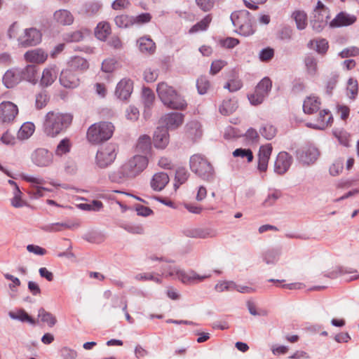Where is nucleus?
<instances>
[{
    "label": "nucleus",
    "mask_w": 359,
    "mask_h": 359,
    "mask_svg": "<svg viewBox=\"0 0 359 359\" xmlns=\"http://www.w3.org/2000/svg\"><path fill=\"white\" fill-rule=\"evenodd\" d=\"M38 317L43 323H46L49 327L54 326L57 322L55 317L43 308L39 310Z\"/></svg>",
    "instance_id": "nucleus-44"
},
{
    "label": "nucleus",
    "mask_w": 359,
    "mask_h": 359,
    "mask_svg": "<svg viewBox=\"0 0 359 359\" xmlns=\"http://www.w3.org/2000/svg\"><path fill=\"white\" fill-rule=\"evenodd\" d=\"M69 66L74 70H85L88 68V61L81 57H74L69 62Z\"/></svg>",
    "instance_id": "nucleus-38"
},
{
    "label": "nucleus",
    "mask_w": 359,
    "mask_h": 359,
    "mask_svg": "<svg viewBox=\"0 0 359 359\" xmlns=\"http://www.w3.org/2000/svg\"><path fill=\"white\" fill-rule=\"evenodd\" d=\"M196 86L198 93L204 95L207 93L210 84L205 76H201L197 79Z\"/></svg>",
    "instance_id": "nucleus-53"
},
{
    "label": "nucleus",
    "mask_w": 359,
    "mask_h": 359,
    "mask_svg": "<svg viewBox=\"0 0 359 359\" xmlns=\"http://www.w3.org/2000/svg\"><path fill=\"white\" fill-rule=\"evenodd\" d=\"M74 224H70L67 222H57L46 225L43 227V229L46 231L49 232H56L62 230L63 229H71L74 226Z\"/></svg>",
    "instance_id": "nucleus-49"
},
{
    "label": "nucleus",
    "mask_w": 359,
    "mask_h": 359,
    "mask_svg": "<svg viewBox=\"0 0 359 359\" xmlns=\"http://www.w3.org/2000/svg\"><path fill=\"white\" fill-rule=\"evenodd\" d=\"M191 170L201 179L212 181L214 178L215 171L208 160L201 154H194L189 161Z\"/></svg>",
    "instance_id": "nucleus-4"
},
{
    "label": "nucleus",
    "mask_w": 359,
    "mask_h": 359,
    "mask_svg": "<svg viewBox=\"0 0 359 359\" xmlns=\"http://www.w3.org/2000/svg\"><path fill=\"white\" fill-rule=\"evenodd\" d=\"M225 65L226 62L222 60L213 61L210 67V73L213 75L217 74Z\"/></svg>",
    "instance_id": "nucleus-64"
},
{
    "label": "nucleus",
    "mask_w": 359,
    "mask_h": 359,
    "mask_svg": "<svg viewBox=\"0 0 359 359\" xmlns=\"http://www.w3.org/2000/svg\"><path fill=\"white\" fill-rule=\"evenodd\" d=\"M271 152H272V146L271 144H267L261 146L259 148V150L258 157L269 159Z\"/></svg>",
    "instance_id": "nucleus-63"
},
{
    "label": "nucleus",
    "mask_w": 359,
    "mask_h": 359,
    "mask_svg": "<svg viewBox=\"0 0 359 359\" xmlns=\"http://www.w3.org/2000/svg\"><path fill=\"white\" fill-rule=\"evenodd\" d=\"M133 90V82L130 79H123L116 86L115 94L121 100H127Z\"/></svg>",
    "instance_id": "nucleus-17"
},
{
    "label": "nucleus",
    "mask_w": 359,
    "mask_h": 359,
    "mask_svg": "<svg viewBox=\"0 0 359 359\" xmlns=\"http://www.w3.org/2000/svg\"><path fill=\"white\" fill-rule=\"evenodd\" d=\"M272 88V81L269 77H264L257 85L255 90L264 95L265 97L269 95Z\"/></svg>",
    "instance_id": "nucleus-41"
},
{
    "label": "nucleus",
    "mask_w": 359,
    "mask_h": 359,
    "mask_svg": "<svg viewBox=\"0 0 359 359\" xmlns=\"http://www.w3.org/2000/svg\"><path fill=\"white\" fill-rule=\"evenodd\" d=\"M136 280L142 281L153 280L155 283H161V278L154 272H144L136 274Z\"/></svg>",
    "instance_id": "nucleus-50"
},
{
    "label": "nucleus",
    "mask_w": 359,
    "mask_h": 359,
    "mask_svg": "<svg viewBox=\"0 0 359 359\" xmlns=\"http://www.w3.org/2000/svg\"><path fill=\"white\" fill-rule=\"evenodd\" d=\"M151 149V138L147 135L139 137L136 144V172L143 171L148 165L147 156Z\"/></svg>",
    "instance_id": "nucleus-6"
},
{
    "label": "nucleus",
    "mask_w": 359,
    "mask_h": 359,
    "mask_svg": "<svg viewBox=\"0 0 359 359\" xmlns=\"http://www.w3.org/2000/svg\"><path fill=\"white\" fill-rule=\"evenodd\" d=\"M187 130L189 135L193 139L199 138L202 135L201 124L196 121L188 123Z\"/></svg>",
    "instance_id": "nucleus-39"
},
{
    "label": "nucleus",
    "mask_w": 359,
    "mask_h": 359,
    "mask_svg": "<svg viewBox=\"0 0 359 359\" xmlns=\"http://www.w3.org/2000/svg\"><path fill=\"white\" fill-rule=\"evenodd\" d=\"M233 156L234 157H240L241 158H246L248 163L252 162L254 158L252 151L250 149H236L233 151Z\"/></svg>",
    "instance_id": "nucleus-48"
},
{
    "label": "nucleus",
    "mask_w": 359,
    "mask_h": 359,
    "mask_svg": "<svg viewBox=\"0 0 359 359\" xmlns=\"http://www.w3.org/2000/svg\"><path fill=\"white\" fill-rule=\"evenodd\" d=\"M13 197L10 199L11 205L15 208H20L27 205V203L22 198L23 193L19 189L12 191Z\"/></svg>",
    "instance_id": "nucleus-35"
},
{
    "label": "nucleus",
    "mask_w": 359,
    "mask_h": 359,
    "mask_svg": "<svg viewBox=\"0 0 359 359\" xmlns=\"http://www.w3.org/2000/svg\"><path fill=\"white\" fill-rule=\"evenodd\" d=\"M111 33V27L107 22H99L95 29V36L101 41H104Z\"/></svg>",
    "instance_id": "nucleus-33"
},
{
    "label": "nucleus",
    "mask_w": 359,
    "mask_h": 359,
    "mask_svg": "<svg viewBox=\"0 0 359 359\" xmlns=\"http://www.w3.org/2000/svg\"><path fill=\"white\" fill-rule=\"evenodd\" d=\"M142 98L145 107L149 108L155 99V96L152 90L149 88H144L142 93Z\"/></svg>",
    "instance_id": "nucleus-47"
},
{
    "label": "nucleus",
    "mask_w": 359,
    "mask_h": 359,
    "mask_svg": "<svg viewBox=\"0 0 359 359\" xmlns=\"http://www.w3.org/2000/svg\"><path fill=\"white\" fill-rule=\"evenodd\" d=\"M117 147L114 144H109L101 147L96 154L95 162L99 168H106L115 160Z\"/></svg>",
    "instance_id": "nucleus-8"
},
{
    "label": "nucleus",
    "mask_w": 359,
    "mask_h": 359,
    "mask_svg": "<svg viewBox=\"0 0 359 359\" xmlns=\"http://www.w3.org/2000/svg\"><path fill=\"white\" fill-rule=\"evenodd\" d=\"M59 80L60 84L67 88H76L80 83L78 76L71 69L62 71Z\"/></svg>",
    "instance_id": "nucleus-16"
},
{
    "label": "nucleus",
    "mask_w": 359,
    "mask_h": 359,
    "mask_svg": "<svg viewBox=\"0 0 359 359\" xmlns=\"http://www.w3.org/2000/svg\"><path fill=\"white\" fill-rule=\"evenodd\" d=\"M41 33L36 28H28L24 31V34L18 38V43L22 47L34 46L41 41Z\"/></svg>",
    "instance_id": "nucleus-9"
},
{
    "label": "nucleus",
    "mask_w": 359,
    "mask_h": 359,
    "mask_svg": "<svg viewBox=\"0 0 359 359\" xmlns=\"http://www.w3.org/2000/svg\"><path fill=\"white\" fill-rule=\"evenodd\" d=\"M359 55V48L355 46H351L342 50L339 56L341 58L349 57H355Z\"/></svg>",
    "instance_id": "nucleus-59"
},
{
    "label": "nucleus",
    "mask_w": 359,
    "mask_h": 359,
    "mask_svg": "<svg viewBox=\"0 0 359 359\" xmlns=\"http://www.w3.org/2000/svg\"><path fill=\"white\" fill-rule=\"evenodd\" d=\"M72 119L71 114L49 111L45 116L43 130L46 135L54 137L65 131L71 125Z\"/></svg>",
    "instance_id": "nucleus-2"
},
{
    "label": "nucleus",
    "mask_w": 359,
    "mask_h": 359,
    "mask_svg": "<svg viewBox=\"0 0 359 359\" xmlns=\"http://www.w3.org/2000/svg\"><path fill=\"white\" fill-rule=\"evenodd\" d=\"M281 252L278 247L268 249L262 254L263 261L268 265H274L278 262Z\"/></svg>",
    "instance_id": "nucleus-26"
},
{
    "label": "nucleus",
    "mask_w": 359,
    "mask_h": 359,
    "mask_svg": "<svg viewBox=\"0 0 359 359\" xmlns=\"http://www.w3.org/2000/svg\"><path fill=\"white\" fill-rule=\"evenodd\" d=\"M169 180L168 173L164 172H158L153 176L151 186L156 191H161L169 182Z\"/></svg>",
    "instance_id": "nucleus-25"
},
{
    "label": "nucleus",
    "mask_w": 359,
    "mask_h": 359,
    "mask_svg": "<svg viewBox=\"0 0 359 359\" xmlns=\"http://www.w3.org/2000/svg\"><path fill=\"white\" fill-rule=\"evenodd\" d=\"M184 236L193 238H208L216 236L215 230L208 228H189L183 231Z\"/></svg>",
    "instance_id": "nucleus-14"
},
{
    "label": "nucleus",
    "mask_w": 359,
    "mask_h": 359,
    "mask_svg": "<svg viewBox=\"0 0 359 359\" xmlns=\"http://www.w3.org/2000/svg\"><path fill=\"white\" fill-rule=\"evenodd\" d=\"M304 62L308 73L314 75L317 72V60L313 56L309 55L305 57Z\"/></svg>",
    "instance_id": "nucleus-52"
},
{
    "label": "nucleus",
    "mask_w": 359,
    "mask_h": 359,
    "mask_svg": "<svg viewBox=\"0 0 359 359\" xmlns=\"http://www.w3.org/2000/svg\"><path fill=\"white\" fill-rule=\"evenodd\" d=\"M251 14L247 10H241L231 15V20L235 27H238V33L243 36H250L255 32L251 23Z\"/></svg>",
    "instance_id": "nucleus-7"
},
{
    "label": "nucleus",
    "mask_w": 359,
    "mask_h": 359,
    "mask_svg": "<svg viewBox=\"0 0 359 359\" xmlns=\"http://www.w3.org/2000/svg\"><path fill=\"white\" fill-rule=\"evenodd\" d=\"M117 62L115 59L108 58L102 62V70L106 73H110L117 68Z\"/></svg>",
    "instance_id": "nucleus-54"
},
{
    "label": "nucleus",
    "mask_w": 359,
    "mask_h": 359,
    "mask_svg": "<svg viewBox=\"0 0 359 359\" xmlns=\"http://www.w3.org/2000/svg\"><path fill=\"white\" fill-rule=\"evenodd\" d=\"M169 143V134L168 129L163 127L157 128L154 135V144L155 147L164 149Z\"/></svg>",
    "instance_id": "nucleus-20"
},
{
    "label": "nucleus",
    "mask_w": 359,
    "mask_h": 359,
    "mask_svg": "<svg viewBox=\"0 0 359 359\" xmlns=\"http://www.w3.org/2000/svg\"><path fill=\"white\" fill-rule=\"evenodd\" d=\"M114 126L111 122L101 121L90 126L87 131L88 141L98 144L110 139L113 135Z\"/></svg>",
    "instance_id": "nucleus-5"
},
{
    "label": "nucleus",
    "mask_w": 359,
    "mask_h": 359,
    "mask_svg": "<svg viewBox=\"0 0 359 359\" xmlns=\"http://www.w3.org/2000/svg\"><path fill=\"white\" fill-rule=\"evenodd\" d=\"M72 148V143L69 138L65 137L60 141L58 143L55 154L57 156H62L68 154Z\"/></svg>",
    "instance_id": "nucleus-37"
},
{
    "label": "nucleus",
    "mask_w": 359,
    "mask_h": 359,
    "mask_svg": "<svg viewBox=\"0 0 359 359\" xmlns=\"http://www.w3.org/2000/svg\"><path fill=\"white\" fill-rule=\"evenodd\" d=\"M320 102L319 99L314 96L308 97L304 102L303 110L308 114H313L320 109Z\"/></svg>",
    "instance_id": "nucleus-29"
},
{
    "label": "nucleus",
    "mask_w": 359,
    "mask_h": 359,
    "mask_svg": "<svg viewBox=\"0 0 359 359\" xmlns=\"http://www.w3.org/2000/svg\"><path fill=\"white\" fill-rule=\"evenodd\" d=\"M281 196V192L278 190H273L269 193L264 200L263 204L265 206H271Z\"/></svg>",
    "instance_id": "nucleus-56"
},
{
    "label": "nucleus",
    "mask_w": 359,
    "mask_h": 359,
    "mask_svg": "<svg viewBox=\"0 0 359 359\" xmlns=\"http://www.w3.org/2000/svg\"><path fill=\"white\" fill-rule=\"evenodd\" d=\"M292 18L295 21L298 29H304L307 26V15L304 11H295L292 13Z\"/></svg>",
    "instance_id": "nucleus-34"
},
{
    "label": "nucleus",
    "mask_w": 359,
    "mask_h": 359,
    "mask_svg": "<svg viewBox=\"0 0 359 359\" xmlns=\"http://www.w3.org/2000/svg\"><path fill=\"white\" fill-rule=\"evenodd\" d=\"M137 43L141 53L145 55H152L156 51V44L149 37H142Z\"/></svg>",
    "instance_id": "nucleus-27"
},
{
    "label": "nucleus",
    "mask_w": 359,
    "mask_h": 359,
    "mask_svg": "<svg viewBox=\"0 0 359 359\" xmlns=\"http://www.w3.org/2000/svg\"><path fill=\"white\" fill-rule=\"evenodd\" d=\"M238 108V102L236 99L224 100L219 107V112L224 116L233 113Z\"/></svg>",
    "instance_id": "nucleus-30"
},
{
    "label": "nucleus",
    "mask_w": 359,
    "mask_h": 359,
    "mask_svg": "<svg viewBox=\"0 0 359 359\" xmlns=\"http://www.w3.org/2000/svg\"><path fill=\"white\" fill-rule=\"evenodd\" d=\"M242 87V83L238 79H231L229 82H227L224 88L228 89L230 92H236L241 89Z\"/></svg>",
    "instance_id": "nucleus-62"
},
{
    "label": "nucleus",
    "mask_w": 359,
    "mask_h": 359,
    "mask_svg": "<svg viewBox=\"0 0 359 359\" xmlns=\"http://www.w3.org/2000/svg\"><path fill=\"white\" fill-rule=\"evenodd\" d=\"M90 32L88 29H81L64 34L63 39L67 43H76L81 41L86 36H88Z\"/></svg>",
    "instance_id": "nucleus-28"
},
{
    "label": "nucleus",
    "mask_w": 359,
    "mask_h": 359,
    "mask_svg": "<svg viewBox=\"0 0 359 359\" xmlns=\"http://www.w3.org/2000/svg\"><path fill=\"white\" fill-rule=\"evenodd\" d=\"M55 22L62 25H70L74 22V16L70 11L65 9L56 11L53 14Z\"/></svg>",
    "instance_id": "nucleus-24"
},
{
    "label": "nucleus",
    "mask_w": 359,
    "mask_h": 359,
    "mask_svg": "<svg viewBox=\"0 0 359 359\" xmlns=\"http://www.w3.org/2000/svg\"><path fill=\"white\" fill-rule=\"evenodd\" d=\"M274 55V50L271 48H266L259 52V59L262 62L269 61Z\"/></svg>",
    "instance_id": "nucleus-61"
},
{
    "label": "nucleus",
    "mask_w": 359,
    "mask_h": 359,
    "mask_svg": "<svg viewBox=\"0 0 359 359\" xmlns=\"http://www.w3.org/2000/svg\"><path fill=\"white\" fill-rule=\"evenodd\" d=\"M260 134L266 140L273 139L277 133V129L273 125L266 123L259 129Z\"/></svg>",
    "instance_id": "nucleus-45"
},
{
    "label": "nucleus",
    "mask_w": 359,
    "mask_h": 359,
    "mask_svg": "<svg viewBox=\"0 0 359 359\" xmlns=\"http://www.w3.org/2000/svg\"><path fill=\"white\" fill-rule=\"evenodd\" d=\"M163 122L168 130H175L181 126L184 121V115L181 113L172 112L165 114L162 118Z\"/></svg>",
    "instance_id": "nucleus-18"
},
{
    "label": "nucleus",
    "mask_w": 359,
    "mask_h": 359,
    "mask_svg": "<svg viewBox=\"0 0 359 359\" xmlns=\"http://www.w3.org/2000/svg\"><path fill=\"white\" fill-rule=\"evenodd\" d=\"M332 121V116L330 111L328 110L324 109L320 111L319 116L317 119V123H307V126L314 129L324 130L328 126Z\"/></svg>",
    "instance_id": "nucleus-22"
},
{
    "label": "nucleus",
    "mask_w": 359,
    "mask_h": 359,
    "mask_svg": "<svg viewBox=\"0 0 359 359\" xmlns=\"http://www.w3.org/2000/svg\"><path fill=\"white\" fill-rule=\"evenodd\" d=\"M235 288L236 283L233 281L219 282L215 285V290L220 292L225 290H235Z\"/></svg>",
    "instance_id": "nucleus-57"
},
{
    "label": "nucleus",
    "mask_w": 359,
    "mask_h": 359,
    "mask_svg": "<svg viewBox=\"0 0 359 359\" xmlns=\"http://www.w3.org/2000/svg\"><path fill=\"white\" fill-rule=\"evenodd\" d=\"M135 157L131 158L128 162L126 163L121 167V173L123 177H135Z\"/></svg>",
    "instance_id": "nucleus-46"
},
{
    "label": "nucleus",
    "mask_w": 359,
    "mask_h": 359,
    "mask_svg": "<svg viewBox=\"0 0 359 359\" xmlns=\"http://www.w3.org/2000/svg\"><path fill=\"white\" fill-rule=\"evenodd\" d=\"M48 96L46 91L40 92L36 95V107L37 109L43 108L48 102Z\"/></svg>",
    "instance_id": "nucleus-55"
},
{
    "label": "nucleus",
    "mask_w": 359,
    "mask_h": 359,
    "mask_svg": "<svg viewBox=\"0 0 359 359\" xmlns=\"http://www.w3.org/2000/svg\"><path fill=\"white\" fill-rule=\"evenodd\" d=\"M11 318L14 320H18L21 322H28L31 325H35L36 321L30 316L28 315L24 310L21 309L18 311L17 313L13 312L9 313Z\"/></svg>",
    "instance_id": "nucleus-43"
},
{
    "label": "nucleus",
    "mask_w": 359,
    "mask_h": 359,
    "mask_svg": "<svg viewBox=\"0 0 359 359\" xmlns=\"http://www.w3.org/2000/svg\"><path fill=\"white\" fill-rule=\"evenodd\" d=\"M355 20V16L341 12L330 22V26L332 27L348 26L352 25Z\"/></svg>",
    "instance_id": "nucleus-23"
},
{
    "label": "nucleus",
    "mask_w": 359,
    "mask_h": 359,
    "mask_svg": "<svg viewBox=\"0 0 359 359\" xmlns=\"http://www.w3.org/2000/svg\"><path fill=\"white\" fill-rule=\"evenodd\" d=\"M346 90H347V95L350 98L354 99L355 97L358 94V81L353 78H350L347 82Z\"/></svg>",
    "instance_id": "nucleus-51"
},
{
    "label": "nucleus",
    "mask_w": 359,
    "mask_h": 359,
    "mask_svg": "<svg viewBox=\"0 0 359 359\" xmlns=\"http://www.w3.org/2000/svg\"><path fill=\"white\" fill-rule=\"evenodd\" d=\"M53 156L44 148H38L32 154V161L37 166L47 167L53 163Z\"/></svg>",
    "instance_id": "nucleus-10"
},
{
    "label": "nucleus",
    "mask_w": 359,
    "mask_h": 359,
    "mask_svg": "<svg viewBox=\"0 0 359 359\" xmlns=\"http://www.w3.org/2000/svg\"><path fill=\"white\" fill-rule=\"evenodd\" d=\"M2 81L7 88H12L19 84L22 81L20 67L8 69L3 76Z\"/></svg>",
    "instance_id": "nucleus-15"
},
{
    "label": "nucleus",
    "mask_w": 359,
    "mask_h": 359,
    "mask_svg": "<svg viewBox=\"0 0 359 359\" xmlns=\"http://www.w3.org/2000/svg\"><path fill=\"white\" fill-rule=\"evenodd\" d=\"M292 163V157L285 151L280 152L274 163V172L278 175H283L290 168Z\"/></svg>",
    "instance_id": "nucleus-13"
},
{
    "label": "nucleus",
    "mask_w": 359,
    "mask_h": 359,
    "mask_svg": "<svg viewBox=\"0 0 359 359\" xmlns=\"http://www.w3.org/2000/svg\"><path fill=\"white\" fill-rule=\"evenodd\" d=\"M35 130V126L32 122L24 123L17 133V139L20 140H25L29 139Z\"/></svg>",
    "instance_id": "nucleus-31"
},
{
    "label": "nucleus",
    "mask_w": 359,
    "mask_h": 359,
    "mask_svg": "<svg viewBox=\"0 0 359 359\" xmlns=\"http://www.w3.org/2000/svg\"><path fill=\"white\" fill-rule=\"evenodd\" d=\"M18 114L17 105L11 102H3L0 104V120L3 123L13 121Z\"/></svg>",
    "instance_id": "nucleus-11"
},
{
    "label": "nucleus",
    "mask_w": 359,
    "mask_h": 359,
    "mask_svg": "<svg viewBox=\"0 0 359 359\" xmlns=\"http://www.w3.org/2000/svg\"><path fill=\"white\" fill-rule=\"evenodd\" d=\"M189 173L185 168H178L175 172L174 186L177 189L180 185L184 184L189 178Z\"/></svg>",
    "instance_id": "nucleus-42"
},
{
    "label": "nucleus",
    "mask_w": 359,
    "mask_h": 359,
    "mask_svg": "<svg viewBox=\"0 0 359 359\" xmlns=\"http://www.w3.org/2000/svg\"><path fill=\"white\" fill-rule=\"evenodd\" d=\"M156 262H161L162 275L165 277L170 276L174 278H177L184 284H193L202 282L206 278L210 277V274L201 276L194 271H189L185 272L181 270L177 266L170 264L172 262L164 259L163 257H158L154 254L146 255L140 260V265L142 268L154 267Z\"/></svg>",
    "instance_id": "nucleus-1"
},
{
    "label": "nucleus",
    "mask_w": 359,
    "mask_h": 359,
    "mask_svg": "<svg viewBox=\"0 0 359 359\" xmlns=\"http://www.w3.org/2000/svg\"><path fill=\"white\" fill-rule=\"evenodd\" d=\"M1 141L7 146H13L16 144V137L7 130L1 137Z\"/></svg>",
    "instance_id": "nucleus-60"
},
{
    "label": "nucleus",
    "mask_w": 359,
    "mask_h": 359,
    "mask_svg": "<svg viewBox=\"0 0 359 359\" xmlns=\"http://www.w3.org/2000/svg\"><path fill=\"white\" fill-rule=\"evenodd\" d=\"M24 57L27 62L41 64L47 60L48 54L41 48H36L27 51Z\"/></svg>",
    "instance_id": "nucleus-21"
},
{
    "label": "nucleus",
    "mask_w": 359,
    "mask_h": 359,
    "mask_svg": "<svg viewBox=\"0 0 359 359\" xmlns=\"http://www.w3.org/2000/svg\"><path fill=\"white\" fill-rule=\"evenodd\" d=\"M20 73L22 81H25L32 84H36L38 82V69L35 65H27L25 67L20 68Z\"/></svg>",
    "instance_id": "nucleus-19"
},
{
    "label": "nucleus",
    "mask_w": 359,
    "mask_h": 359,
    "mask_svg": "<svg viewBox=\"0 0 359 359\" xmlns=\"http://www.w3.org/2000/svg\"><path fill=\"white\" fill-rule=\"evenodd\" d=\"M319 156L318 150L312 146L303 147L297 151V157L298 160L306 165L313 163Z\"/></svg>",
    "instance_id": "nucleus-12"
},
{
    "label": "nucleus",
    "mask_w": 359,
    "mask_h": 359,
    "mask_svg": "<svg viewBox=\"0 0 359 359\" xmlns=\"http://www.w3.org/2000/svg\"><path fill=\"white\" fill-rule=\"evenodd\" d=\"M157 94L164 105L173 109L183 110L187 107L186 101L177 93L175 90L165 82L159 83Z\"/></svg>",
    "instance_id": "nucleus-3"
},
{
    "label": "nucleus",
    "mask_w": 359,
    "mask_h": 359,
    "mask_svg": "<svg viewBox=\"0 0 359 359\" xmlns=\"http://www.w3.org/2000/svg\"><path fill=\"white\" fill-rule=\"evenodd\" d=\"M212 21V16L210 14L207 15L204 18H203L200 22H197L190 29L189 33L194 34L200 31H205L209 25Z\"/></svg>",
    "instance_id": "nucleus-40"
},
{
    "label": "nucleus",
    "mask_w": 359,
    "mask_h": 359,
    "mask_svg": "<svg viewBox=\"0 0 359 359\" xmlns=\"http://www.w3.org/2000/svg\"><path fill=\"white\" fill-rule=\"evenodd\" d=\"M115 24L120 28H128L135 24V18L128 15H120L114 18Z\"/></svg>",
    "instance_id": "nucleus-36"
},
{
    "label": "nucleus",
    "mask_w": 359,
    "mask_h": 359,
    "mask_svg": "<svg viewBox=\"0 0 359 359\" xmlns=\"http://www.w3.org/2000/svg\"><path fill=\"white\" fill-rule=\"evenodd\" d=\"M248 97L252 105H258L262 103L266 97L255 90V92L248 95Z\"/></svg>",
    "instance_id": "nucleus-58"
},
{
    "label": "nucleus",
    "mask_w": 359,
    "mask_h": 359,
    "mask_svg": "<svg viewBox=\"0 0 359 359\" xmlns=\"http://www.w3.org/2000/svg\"><path fill=\"white\" fill-rule=\"evenodd\" d=\"M57 74V72L54 68L44 69L40 81V85L42 87L50 86L55 81Z\"/></svg>",
    "instance_id": "nucleus-32"
}]
</instances>
